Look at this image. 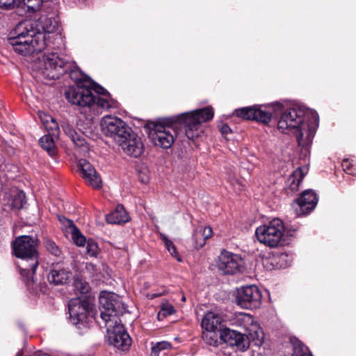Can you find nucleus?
I'll return each mask as SVG.
<instances>
[{"label": "nucleus", "mask_w": 356, "mask_h": 356, "mask_svg": "<svg viewBox=\"0 0 356 356\" xmlns=\"http://www.w3.org/2000/svg\"><path fill=\"white\" fill-rule=\"evenodd\" d=\"M282 109V105L279 102H275L270 106L265 107V109H262L257 106H253L236 109L234 113L237 117L245 120H255L264 124H268L273 115V111L276 113L281 111Z\"/></svg>", "instance_id": "9d476101"}, {"label": "nucleus", "mask_w": 356, "mask_h": 356, "mask_svg": "<svg viewBox=\"0 0 356 356\" xmlns=\"http://www.w3.org/2000/svg\"><path fill=\"white\" fill-rule=\"evenodd\" d=\"M312 116L314 118V121L316 122V118L318 117L317 113L314 112V113H312Z\"/></svg>", "instance_id": "c03bdc74"}, {"label": "nucleus", "mask_w": 356, "mask_h": 356, "mask_svg": "<svg viewBox=\"0 0 356 356\" xmlns=\"http://www.w3.org/2000/svg\"><path fill=\"white\" fill-rule=\"evenodd\" d=\"M243 181L235 178H232L229 179V183L236 192H240L243 190L245 186L243 185Z\"/></svg>", "instance_id": "4c0bfd02"}, {"label": "nucleus", "mask_w": 356, "mask_h": 356, "mask_svg": "<svg viewBox=\"0 0 356 356\" xmlns=\"http://www.w3.org/2000/svg\"><path fill=\"white\" fill-rule=\"evenodd\" d=\"M10 35L8 42L12 49L23 56L40 52L47 47L44 33L37 32L31 20L19 22Z\"/></svg>", "instance_id": "423d86ee"}, {"label": "nucleus", "mask_w": 356, "mask_h": 356, "mask_svg": "<svg viewBox=\"0 0 356 356\" xmlns=\"http://www.w3.org/2000/svg\"><path fill=\"white\" fill-rule=\"evenodd\" d=\"M297 228L286 229L280 218H274L269 222L258 227L255 230L257 240L266 246L276 248L284 242V232L287 236H295Z\"/></svg>", "instance_id": "6e6552de"}, {"label": "nucleus", "mask_w": 356, "mask_h": 356, "mask_svg": "<svg viewBox=\"0 0 356 356\" xmlns=\"http://www.w3.org/2000/svg\"><path fill=\"white\" fill-rule=\"evenodd\" d=\"M118 145L128 156L138 158L143 152L144 145L141 138L133 130L124 136Z\"/></svg>", "instance_id": "2eb2a0df"}, {"label": "nucleus", "mask_w": 356, "mask_h": 356, "mask_svg": "<svg viewBox=\"0 0 356 356\" xmlns=\"http://www.w3.org/2000/svg\"><path fill=\"white\" fill-rule=\"evenodd\" d=\"M51 134H47L40 138L39 143L42 148L46 150L51 156H54L56 153V145L54 140V137Z\"/></svg>", "instance_id": "a878e982"}, {"label": "nucleus", "mask_w": 356, "mask_h": 356, "mask_svg": "<svg viewBox=\"0 0 356 356\" xmlns=\"http://www.w3.org/2000/svg\"><path fill=\"white\" fill-rule=\"evenodd\" d=\"M15 0H0V8H10L15 4Z\"/></svg>", "instance_id": "ea45409f"}, {"label": "nucleus", "mask_w": 356, "mask_h": 356, "mask_svg": "<svg viewBox=\"0 0 356 356\" xmlns=\"http://www.w3.org/2000/svg\"><path fill=\"white\" fill-rule=\"evenodd\" d=\"M57 9L53 12H49L47 15L42 14L37 22H33L35 29L38 33H42L45 35V43L47 46L50 44L51 35L54 34L59 28V17L57 14Z\"/></svg>", "instance_id": "4468645a"}, {"label": "nucleus", "mask_w": 356, "mask_h": 356, "mask_svg": "<svg viewBox=\"0 0 356 356\" xmlns=\"http://www.w3.org/2000/svg\"><path fill=\"white\" fill-rule=\"evenodd\" d=\"M100 316L107 327V339L110 345L122 350H127L131 344V339L119 318L126 312V307L117 294L102 291L99 297Z\"/></svg>", "instance_id": "7ed1b4c3"}, {"label": "nucleus", "mask_w": 356, "mask_h": 356, "mask_svg": "<svg viewBox=\"0 0 356 356\" xmlns=\"http://www.w3.org/2000/svg\"><path fill=\"white\" fill-rule=\"evenodd\" d=\"M60 221L65 229V232L71 235V238L74 244L79 247H83L87 240L81 234L79 228L74 225L72 220L65 217L60 218Z\"/></svg>", "instance_id": "6ab92c4d"}, {"label": "nucleus", "mask_w": 356, "mask_h": 356, "mask_svg": "<svg viewBox=\"0 0 356 356\" xmlns=\"http://www.w3.org/2000/svg\"><path fill=\"white\" fill-rule=\"evenodd\" d=\"M175 309L172 305L169 303L163 304L161 306V309L158 314V318L162 319L167 316L171 315L174 314Z\"/></svg>", "instance_id": "2f4dec72"}, {"label": "nucleus", "mask_w": 356, "mask_h": 356, "mask_svg": "<svg viewBox=\"0 0 356 356\" xmlns=\"http://www.w3.org/2000/svg\"><path fill=\"white\" fill-rule=\"evenodd\" d=\"M82 107L86 109L85 112H87V110H88V111L90 113V114L87 117V118L92 120L95 116H97V115L93 113L92 110H90L88 106H82ZM107 110L108 109H104V111H107ZM102 111H103V110ZM102 113V112H101L100 114ZM97 115H98V114H97Z\"/></svg>", "instance_id": "79ce46f5"}, {"label": "nucleus", "mask_w": 356, "mask_h": 356, "mask_svg": "<svg viewBox=\"0 0 356 356\" xmlns=\"http://www.w3.org/2000/svg\"><path fill=\"white\" fill-rule=\"evenodd\" d=\"M25 203V195L22 192L18 193L17 197H15L13 202V207L19 209L22 208Z\"/></svg>", "instance_id": "e433bc0d"}, {"label": "nucleus", "mask_w": 356, "mask_h": 356, "mask_svg": "<svg viewBox=\"0 0 356 356\" xmlns=\"http://www.w3.org/2000/svg\"><path fill=\"white\" fill-rule=\"evenodd\" d=\"M87 266H88V267H89V266H90V267H91L92 269L95 268V266H94L93 264H87Z\"/></svg>", "instance_id": "49530a36"}, {"label": "nucleus", "mask_w": 356, "mask_h": 356, "mask_svg": "<svg viewBox=\"0 0 356 356\" xmlns=\"http://www.w3.org/2000/svg\"><path fill=\"white\" fill-rule=\"evenodd\" d=\"M262 296L255 285L244 286L237 289L236 302L242 308L256 309L261 304Z\"/></svg>", "instance_id": "f8f14e48"}, {"label": "nucleus", "mask_w": 356, "mask_h": 356, "mask_svg": "<svg viewBox=\"0 0 356 356\" xmlns=\"http://www.w3.org/2000/svg\"><path fill=\"white\" fill-rule=\"evenodd\" d=\"M160 238L163 241V242L165 244V248L171 254V255L176 258V259L178 261H181V258L179 255L173 242L171 240H170L165 234L163 233L160 234Z\"/></svg>", "instance_id": "cd10ccee"}, {"label": "nucleus", "mask_w": 356, "mask_h": 356, "mask_svg": "<svg viewBox=\"0 0 356 356\" xmlns=\"http://www.w3.org/2000/svg\"><path fill=\"white\" fill-rule=\"evenodd\" d=\"M14 254L20 260L17 266L26 285L34 284V274L38 265L37 240L27 235L19 236L13 243Z\"/></svg>", "instance_id": "0eeeda50"}, {"label": "nucleus", "mask_w": 356, "mask_h": 356, "mask_svg": "<svg viewBox=\"0 0 356 356\" xmlns=\"http://www.w3.org/2000/svg\"><path fill=\"white\" fill-rule=\"evenodd\" d=\"M228 323V321H222L221 317L213 312H207L202 320V327L206 331H218Z\"/></svg>", "instance_id": "aec40b11"}, {"label": "nucleus", "mask_w": 356, "mask_h": 356, "mask_svg": "<svg viewBox=\"0 0 356 356\" xmlns=\"http://www.w3.org/2000/svg\"><path fill=\"white\" fill-rule=\"evenodd\" d=\"M102 133L112 138L118 144L132 131L131 128L120 118L106 115L100 122Z\"/></svg>", "instance_id": "9b49d317"}, {"label": "nucleus", "mask_w": 356, "mask_h": 356, "mask_svg": "<svg viewBox=\"0 0 356 356\" xmlns=\"http://www.w3.org/2000/svg\"><path fill=\"white\" fill-rule=\"evenodd\" d=\"M341 166L344 172H346L348 175H356V168H355V170H352V168L354 167V164L352 163L349 159H343L341 163Z\"/></svg>", "instance_id": "c9c22d12"}, {"label": "nucleus", "mask_w": 356, "mask_h": 356, "mask_svg": "<svg viewBox=\"0 0 356 356\" xmlns=\"http://www.w3.org/2000/svg\"><path fill=\"white\" fill-rule=\"evenodd\" d=\"M71 275V272L63 268L54 267L48 275V280L54 285H60L67 283Z\"/></svg>", "instance_id": "412c9836"}, {"label": "nucleus", "mask_w": 356, "mask_h": 356, "mask_svg": "<svg viewBox=\"0 0 356 356\" xmlns=\"http://www.w3.org/2000/svg\"><path fill=\"white\" fill-rule=\"evenodd\" d=\"M220 131L222 136H225L231 133L232 130L227 124H222L221 126H220Z\"/></svg>", "instance_id": "a19ab883"}, {"label": "nucleus", "mask_w": 356, "mask_h": 356, "mask_svg": "<svg viewBox=\"0 0 356 356\" xmlns=\"http://www.w3.org/2000/svg\"><path fill=\"white\" fill-rule=\"evenodd\" d=\"M129 220V214L121 204L118 205L114 211L106 216V221L110 224H124Z\"/></svg>", "instance_id": "5701e85b"}, {"label": "nucleus", "mask_w": 356, "mask_h": 356, "mask_svg": "<svg viewBox=\"0 0 356 356\" xmlns=\"http://www.w3.org/2000/svg\"><path fill=\"white\" fill-rule=\"evenodd\" d=\"M308 112L305 107L294 105L282 113L277 122L280 132L293 134L298 145L305 148L310 146L316 132V124L307 122Z\"/></svg>", "instance_id": "39448f33"}, {"label": "nucleus", "mask_w": 356, "mask_h": 356, "mask_svg": "<svg viewBox=\"0 0 356 356\" xmlns=\"http://www.w3.org/2000/svg\"><path fill=\"white\" fill-rule=\"evenodd\" d=\"M35 356H51V355L49 354L42 353V352H38L36 353Z\"/></svg>", "instance_id": "37998d69"}, {"label": "nucleus", "mask_w": 356, "mask_h": 356, "mask_svg": "<svg viewBox=\"0 0 356 356\" xmlns=\"http://www.w3.org/2000/svg\"><path fill=\"white\" fill-rule=\"evenodd\" d=\"M318 202L316 194L313 190H305L293 204V207L298 216L309 213L314 209Z\"/></svg>", "instance_id": "dca6fc26"}, {"label": "nucleus", "mask_w": 356, "mask_h": 356, "mask_svg": "<svg viewBox=\"0 0 356 356\" xmlns=\"http://www.w3.org/2000/svg\"><path fill=\"white\" fill-rule=\"evenodd\" d=\"M88 303L79 298H72L68 302L70 321L74 325L86 322L88 315Z\"/></svg>", "instance_id": "f3484780"}, {"label": "nucleus", "mask_w": 356, "mask_h": 356, "mask_svg": "<svg viewBox=\"0 0 356 356\" xmlns=\"http://www.w3.org/2000/svg\"><path fill=\"white\" fill-rule=\"evenodd\" d=\"M17 356H20V355H17Z\"/></svg>", "instance_id": "3c124183"}, {"label": "nucleus", "mask_w": 356, "mask_h": 356, "mask_svg": "<svg viewBox=\"0 0 356 356\" xmlns=\"http://www.w3.org/2000/svg\"><path fill=\"white\" fill-rule=\"evenodd\" d=\"M79 170L86 181L94 188L102 186V180L95 168L86 159H80L78 163Z\"/></svg>", "instance_id": "a211bd4d"}, {"label": "nucleus", "mask_w": 356, "mask_h": 356, "mask_svg": "<svg viewBox=\"0 0 356 356\" xmlns=\"http://www.w3.org/2000/svg\"><path fill=\"white\" fill-rule=\"evenodd\" d=\"M74 286L81 293L83 294L87 293L90 288L86 282L80 279H76L74 281Z\"/></svg>", "instance_id": "f704fd0d"}, {"label": "nucleus", "mask_w": 356, "mask_h": 356, "mask_svg": "<svg viewBox=\"0 0 356 356\" xmlns=\"http://www.w3.org/2000/svg\"><path fill=\"white\" fill-rule=\"evenodd\" d=\"M38 115L44 126L49 123L51 120L54 119L53 117L44 112H39Z\"/></svg>", "instance_id": "58836bf2"}, {"label": "nucleus", "mask_w": 356, "mask_h": 356, "mask_svg": "<svg viewBox=\"0 0 356 356\" xmlns=\"http://www.w3.org/2000/svg\"><path fill=\"white\" fill-rule=\"evenodd\" d=\"M212 229L210 227L200 226L193 234L196 248H202L206 241L212 235Z\"/></svg>", "instance_id": "b1692460"}, {"label": "nucleus", "mask_w": 356, "mask_h": 356, "mask_svg": "<svg viewBox=\"0 0 356 356\" xmlns=\"http://www.w3.org/2000/svg\"><path fill=\"white\" fill-rule=\"evenodd\" d=\"M62 128L65 135L72 140L74 145L83 149H88L87 143L83 134L78 133L70 124L64 123Z\"/></svg>", "instance_id": "4be33fe9"}, {"label": "nucleus", "mask_w": 356, "mask_h": 356, "mask_svg": "<svg viewBox=\"0 0 356 356\" xmlns=\"http://www.w3.org/2000/svg\"><path fill=\"white\" fill-rule=\"evenodd\" d=\"M44 244L47 250L51 254L55 256H59L60 254V250L53 241L47 238L44 241Z\"/></svg>", "instance_id": "72a5a7b5"}, {"label": "nucleus", "mask_w": 356, "mask_h": 356, "mask_svg": "<svg viewBox=\"0 0 356 356\" xmlns=\"http://www.w3.org/2000/svg\"><path fill=\"white\" fill-rule=\"evenodd\" d=\"M244 266L243 259L238 254L225 250H222L217 262V267L224 275H234L242 270Z\"/></svg>", "instance_id": "ddd939ff"}, {"label": "nucleus", "mask_w": 356, "mask_h": 356, "mask_svg": "<svg viewBox=\"0 0 356 356\" xmlns=\"http://www.w3.org/2000/svg\"><path fill=\"white\" fill-rule=\"evenodd\" d=\"M181 300H182V301H185V300H186V298H185V296H182V298H181Z\"/></svg>", "instance_id": "09e8293b"}, {"label": "nucleus", "mask_w": 356, "mask_h": 356, "mask_svg": "<svg viewBox=\"0 0 356 356\" xmlns=\"http://www.w3.org/2000/svg\"><path fill=\"white\" fill-rule=\"evenodd\" d=\"M56 53L44 54L35 62V67L47 79H57L72 65L65 63Z\"/></svg>", "instance_id": "1a4fd4ad"}, {"label": "nucleus", "mask_w": 356, "mask_h": 356, "mask_svg": "<svg viewBox=\"0 0 356 356\" xmlns=\"http://www.w3.org/2000/svg\"><path fill=\"white\" fill-rule=\"evenodd\" d=\"M355 168H356V166L354 165V167H353V168H352V170H355Z\"/></svg>", "instance_id": "8fccbe9b"}, {"label": "nucleus", "mask_w": 356, "mask_h": 356, "mask_svg": "<svg viewBox=\"0 0 356 356\" xmlns=\"http://www.w3.org/2000/svg\"><path fill=\"white\" fill-rule=\"evenodd\" d=\"M44 127L48 131V134H51L52 136H58L60 132L59 126L54 118L52 119L49 123L45 124Z\"/></svg>", "instance_id": "473e14b6"}, {"label": "nucleus", "mask_w": 356, "mask_h": 356, "mask_svg": "<svg viewBox=\"0 0 356 356\" xmlns=\"http://www.w3.org/2000/svg\"><path fill=\"white\" fill-rule=\"evenodd\" d=\"M171 345L170 343L167 341H159L156 343H152V348H151V355L152 356H159V353L161 350H167L170 348Z\"/></svg>", "instance_id": "c85d7f7f"}, {"label": "nucleus", "mask_w": 356, "mask_h": 356, "mask_svg": "<svg viewBox=\"0 0 356 356\" xmlns=\"http://www.w3.org/2000/svg\"><path fill=\"white\" fill-rule=\"evenodd\" d=\"M228 324L244 331V334H242L239 331L227 327V325L220 327V337L229 346H236L241 350H245L249 347L250 341L257 346L263 343L264 332L252 316L245 313L236 314L228 320Z\"/></svg>", "instance_id": "20e7f679"}, {"label": "nucleus", "mask_w": 356, "mask_h": 356, "mask_svg": "<svg viewBox=\"0 0 356 356\" xmlns=\"http://www.w3.org/2000/svg\"><path fill=\"white\" fill-rule=\"evenodd\" d=\"M87 254L90 257H96L99 253L97 243L93 239H88L86 243Z\"/></svg>", "instance_id": "c756f323"}, {"label": "nucleus", "mask_w": 356, "mask_h": 356, "mask_svg": "<svg viewBox=\"0 0 356 356\" xmlns=\"http://www.w3.org/2000/svg\"><path fill=\"white\" fill-rule=\"evenodd\" d=\"M216 331H207L203 333V339L207 343L211 346H216L218 345V334Z\"/></svg>", "instance_id": "7c9ffc66"}, {"label": "nucleus", "mask_w": 356, "mask_h": 356, "mask_svg": "<svg viewBox=\"0 0 356 356\" xmlns=\"http://www.w3.org/2000/svg\"><path fill=\"white\" fill-rule=\"evenodd\" d=\"M72 65L65 71L76 83V86L70 87L65 92V98L74 105L88 106L97 115L104 109L117 108L118 102L111 98V95L101 86L95 83L90 77L78 68L74 61H66Z\"/></svg>", "instance_id": "f257e3e1"}, {"label": "nucleus", "mask_w": 356, "mask_h": 356, "mask_svg": "<svg viewBox=\"0 0 356 356\" xmlns=\"http://www.w3.org/2000/svg\"><path fill=\"white\" fill-rule=\"evenodd\" d=\"M213 114V108L208 106L174 116L170 120V126L155 124L149 132V138L156 146L170 148L179 137L177 128L180 127L188 139L194 140L203 132L202 124L211 120Z\"/></svg>", "instance_id": "f03ea898"}, {"label": "nucleus", "mask_w": 356, "mask_h": 356, "mask_svg": "<svg viewBox=\"0 0 356 356\" xmlns=\"http://www.w3.org/2000/svg\"><path fill=\"white\" fill-rule=\"evenodd\" d=\"M202 232L199 234V240L202 238Z\"/></svg>", "instance_id": "de8ad7c7"}, {"label": "nucleus", "mask_w": 356, "mask_h": 356, "mask_svg": "<svg viewBox=\"0 0 356 356\" xmlns=\"http://www.w3.org/2000/svg\"><path fill=\"white\" fill-rule=\"evenodd\" d=\"M148 180H149V179H148V177H146V178L143 177V179H141V181H142L143 183H147V182H148Z\"/></svg>", "instance_id": "a18cd8bd"}, {"label": "nucleus", "mask_w": 356, "mask_h": 356, "mask_svg": "<svg viewBox=\"0 0 356 356\" xmlns=\"http://www.w3.org/2000/svg\"><path fill=\"white\" fill-rule=\"evenodd\" d=\"M307 173L305 168H298L293 174L288 178L287 184L291 191H297L301 184L305 175Z\"/></svg>", "instance_id": "393cba45"}, {"label": "nucleus", "mask_w": 356, "mask_h": 356, "mask_svg": "<svg viewBox=\"0 0 356 356\" xmlns=\"http://www.w3.org/2000/svg\"><path fill=\"white\" fill-rule=\"evenodd\" d=\"M293 352L292 356H312L308 353V348L298 339H292Z\"/></svg>", "instance_id": "bb28decb"}]
</instances>
